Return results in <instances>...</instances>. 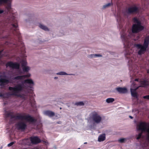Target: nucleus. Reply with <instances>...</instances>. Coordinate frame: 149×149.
<instances>
[{
	"label": "nucleus",
	"instance_id": "nucleus-40",
	"mask_svg": "<svg viewBox=\"0 0 149 149\" xmlns=\"http://www.w3.org/2000/svg\"><path fill=\"white\" fill-rule=\"evenodd\" d=\"M8 42H7L5 43L6 45H8Z\"/></svg>",
	"mask_w": 149,
	"mask_h": 149
},
{
	"label": "nucleus",
	"instance_id": "nucleus-27",
	"mask_svg": "<svg viewBox=\"0 0 149 149\" xmlns=\"http://www.w3.org/2000/svg\"><path fill=\"white\" fill-rule=\"evenodd\" d=\"M126 140L125 138H121L118 141L120 143H122L125 142Z\"/></svg>",
	"mask_w": 149,
	"mask_h": 149
},
{
	"label": "nucleus",
	"instance_id": "nucleus-12",
	"mask_svg": "<svg viewBox=\"0 0 149 149\" xmlns=\"http://www.w3.org/2000/svg\"><path fill=\"white\" fill-rule=\"evenodd\" d=\"M116 90L119 93L124 94L127 92V90L126 88L118 87L116 88Z\"/></svg>",
	"mask_w": 149,
	"mask_h": 149
},
{
	"label": "nucleus",
	"instance_id": "nucleus-5",
	"mask_svg": "<svg viewBox=\"0 0 149 149\" xmlns=\"http://www.w3.org/2000/svg\"><path fill=\"white\" fill-rule=\"evenodd\" d=\"M136 128L138 130L141 132L136 135L137 140H139L142 137V133L144 132L146 133L147 138L149 140V124L145 122H139L136 124Z\"/></svg>",
	"mask_w": 149,
	"mask_h": 149
},
{
	"label": "nucleus",
	"instance_id": "nucleus-9",
	"mask_svg": "<svg viewBox=\"0 0 149 149\" xmlns=\"http://www.w3.org/2000/svg\"><path fill=\"white\" fill-rule=\"evenodd\" d=\"M26 123L23 121H19L17 124V127L18 130H24L26 127Z\"/></svg>",
	"mask_w": 149,
	"mask_h": 149
},
{
	"label": "nucleus",
	"instance_id": "nucleus-32",
	"mask_svg": "<svg viewBox=\"0 0 149 149\" xmlns=\"http://www.w3.org/2000/svg\"><path fill=\"white\" fill-rule=\"evenodd\" d=\"M143 98L144 99L149 100V95L144 96L143 97Z\"/></svg>",
	"mask_w": 149,
	"mask_h": 149
},
{
	"label": "nucleus",
	"instance_id": "nucleus-21",
	"mask_svg": "<svg viewBox=\"0 0 149 149\" xmlns=\"http://www.w3.org/2000/svg\"><path fill=\"white\" fill-rule=\"evenodd\" d=\"M22 70L24 72H28L29 70V67L27 66H24L23 67Z\"/></svg>",
	"mask_w": 149,
	"mask_h": 149
},
{
	"label": "nucleus",
	"instance_id": "nucleus-22",
	"mask_svg": "<svg viewBox=\"0 0 149 149\" xmlns=\"http://www.w3.org/2000/svg\"><path fill=\"white\" fill-rule=\"evenodd\" d=\"M75 105L77 106H83L84 105V104L82 101L79 102H76L75 103Z\"/></svg>",
	"mask_w": 149,
	"mask_h": 149
},
{
	"label": "nucleus",
	"instance_id": "nucleus-1",
	"mask_svg": "<svg viewBox=\"0 0 149 149\" xmlns=\"http://www.w3.org/2000/svg\"><path fill=\"white\" fill-rule=\"evenodd\" d=\"M31 74L29 73L26 75H18L13 77L10 79L6 78V76L0 74V86L1 88H5L6 86L9 83L17 84L14 86H9L8 88L9 92L7 93V95L9 96H14L20 97L21 93L27 95L29 92L30 88L33 86L34 82L31 79L24 80L26 77H29Z\"/></svg>",
	"mask_w": 149,
	"mask_h": 149
},
{
	"label": "nucleus",
	"instance_id": "nucleus-15",
	"mask_svg": "<svg viewBox=\"0 0 149 149\" xmlns=\"http://www.w3.org/2000/svg\"><path fill=\"white\" fill-rule=\"evenodd\" d=\"M106 139V134L104 133L100 135L98 138V141L99 142L103 141Z\"/></svg>",
	"mask_w": 149,
	"mask_h": 149
},
{
	"label": "nucleus",
	"instance_id": "nucleus-18",
	"mask_svg": "<svg viewBox=\"0 0 149 149\" xmlns=\"http://www.w3.org/2000/svg\"><path fill=\"white\" fill-rule=\"evenodd\" d=\"M57 75H74V74H68L66 72H60L57 73H56Z\"/></svg>",
	"mask_w": 149,
	"mask_h": 149
},
{
	"label": "nucleus",
	"instance_id": "nucleus-43",
	"mask_svg": "<svg viewBox=\"0 0 149 149\" xmlns=\"http://www.w3.org/2000/svg\"><path fill=\"white\" fill-rule=\"evenodd\" d=\"M86 143H87V142H85V143H84V144H86Z\"/></svg>",
	"mask_w": 149,
	"mask_h": 149
},
{
	"label": "nucleus",
	"instance_id": "nucleus-47",
	"mask_svg": "<svg viewBox=\"0 0 149 149\" xmlns=\"http://www.w3.org/2000/svg\"><path fill=\"white\" fill-rule=\"evenodd\" d=\"M77 149H80V148H78Z\"/></svg>",
	"mask_w": 149,
	"mask_h": 149
},
{
	"label": "nucleus",
	"instance_id": "nucleus-45",
	"mask_svg": "<svg viewBox=\"0 0 149 149\" xmlns=\"http://www.w3.org/2000/svg\"><path fill=\"white\" fill-rule=\"evenodd\" d=\"M2 148V147H1V148H0V149H1Z\"/></svg>",
	"mask_w": 149,
	"mask_h": 149
},
{
	"label": "nucleus",
	"instance_id": "nucleus-29",
	"mask_svg": "<svg viewBox=\"0 0 149 149\" xmlns=\"http://www.w3.org/2000/svg\"><path fill=\"white\" fill-rule=\"evenodd\" d=\"M3 50L0 51V65L2 63V61L1 60V58L2 56V52Z\"/></svg>",
	"mask_w": 149,
	"mask_h": 149
},
{
	"label": "nucleus",
	"instance_id": "nucleus-23",
	"mask_svg": "<svg viewBox=\"0 0 149 149\" xmlns=\"http://www.w3.org/2000/svg\"><path fill=\"white\" fill-rule=\"evenodd\" d=\"M16 45V46L19 47V48H21L22 47H23L24 46V44H22V42L21 41L18 42Z\"/></svg>",
	"mask_w": 149,
	"mask_h": 149
},
{
	"label": "nucleus",
	"instance_id": "nucleus-26",
	"mask_svg": "<svg viewBox=\"0 0 149 149\" xmlns=\"http://www.w3.org/2000/svg\"><path fill=\"white\" fill-rule=\"evenodd\" d=\"M95 54H91L88 55V57L91 58H95Z\"/></svg>",
	"mask_w": 149,
	"mask_h": 149
},
{
	"label": "nucleus",
	"instance_id": "nucleus-44",
	"mask_svg": "<svg viewBox=\"0 0 149 149\" xmlns=\"http://www.w3.org/2000/svg\"><path fill=\"white\" fill-rule=\"evenodd\" d=\"M60 109H62V108H61V107H60Z\"/></svg>",
	"mask_w": 149,
	"mask_h": 149
},
{
	"label": "nucleus",
	"instance_id": "nucleus-17",
	"mask_svg": "<svg viewBox=\"0 0 149 149\" xmlns=\"http://www.w3.org/2000/svg\"><path fill=\"white\" fill-rule=\"evenodd\" d=\"M141 87H146L149 85V82L148 81L146 80H144L141 81Z\"/></svg>",
	"mask_w": 149,
	"mask_h": 149
},
{
	"label": "nucleus",
	"instance_id": "nucleus-36",
	"mask_svg": "<svg viewBox=\"0 0 149 149\" xmlns=\"http://www.w3.org/2000/svg\"><path fill=\"white\" fill-rule=\"evenodd\" d=\"M3 94L1 93H0V97H3Z\"/></svg>",
	"mask_w": 149,
	"mask_h": 149
},
{
	"label": "nucleus",
	"instance_id": "nucleus-10",
	"mask_svg": "<svg viewBox=\"0 0 149 149\" xmlns=\"http://www.w3.org/2000/svg\"><path fill=\"white\" fill-rule=\"evenodd\" d=\"M6 66L7 67L9 66L13 68L18 69L19 68L20 65L18 63H13L12 62H9L6 63Z\"/></svg>",
	"mask_w": 149,
	"mask_h": 149
},
{
	"label": "nucleus",
	"instance_id": "nucleus-3",
	"mask_svg": "<svg viewBox=\"0 0 149 149\" xmlns=\"http://www.w3.org/2000/svg\"><path fill=\"white\" fill-rule=\"evenodd\" d=\"M117 21L119 25V28L120 30L121 38L122 40L125 47H128L129 46V39L134 33H138L142 30L144 27L141 25V22L136 18L134 19V22L135 23L132 26V32H129L128 35L125 30L122 28L123 26L121 24V17L120 15L118 14L117 17Z\"/></svg>",
	"mask_w": 149,
	"mask_h": 149
},
{
	"label": "nucleus",
	"instance_id": "nucleus-38",
	"mask_svg": "<svg viewBox=\"0 0 149 149\" xmlns=\"http://www.w3.org/2000/svg\"><path fill=\"white\" fill-rule=\"evenodd\" d=\"M58 79V77H54V79Z\"/></svg>",
	"mask_w": 149,
	"mask_h": 149
},
{
	"label": "nucleus",
	"instance_id": "nucleus-35",
	"mask_svg": "<svg viewBox=\"0 0 149 149\" xmlns=\"http://www.w3.org/2000/svg\"><path fill=\"white\" fill-rule=\"evenodd\" d=\"M56 123L58 124H61V121H58L56 122Z\"/></svg>",
	"mask_w": 149,
	"mask_h": 149
},
{
	"label": "nucleus",
	"instance_id": "nucleus-24",
	"mask_svg": "<svg viewBox=\"0 0 149 149\" xmlns=\"http://www.w3.org/2000/svg\"><path fill=\"white\" fill-rule=\"evenodd\" d=\"M35 101L33 99H30V102L31 106L32 107H34L35 106Z\"/></svg>",
	"mask_w": 149,
	"mask_h": 149
},
{
	"label": "nucleus",
	"instance_id": "nucleus-16",
	"mask_svg": "<svg viewBox=\"0 0 149 149\" xmlns=\"http://www.w3.org/2000/svg\"><path fill=\"white\" fill-rule=\"evenodd\" d=\"M38 26L40 29L43 30L44 31H49V29L47 26L42 24L41 23H39Z\"/></svg>",
	"mask_w": 149,
	"mask_h": 149
},
{
	"label": "nucleus",
	"instance_id": "nucleus-11",
	"mask_svg": "<svg viewBox=\"0 0 149 149\" xmlns=\"http://www.w3.org/2000/svg\"><path fill=\"white\" fill-rule=\"evenodd\" d=\"M30 141L33 144H36L41 142V140L37 136H33L30 138Z\"/></svg>",
	"mask_w": 149,
	"mask_h": 149
},
{
	"label": "nucleus",
	"instance_id": "nucleus-30",
	"mask_svg": "<svg viewBox=\"0 0 149 149\" xmlns=\"http://www.w3.org/2000/svg\"><path fill=\"white\" fill-rule=\"evenodd\" d=\"M15 142H16L15 141H13L8 144L7 146L8 147H10L15 143Z\"/></svg>",
	"mask_w": 149,
	"mask_h": 149
},
{
	"label": "nucleus",
	"instance_id": "nucleus-2",
	"mask_svg": "<svg viewBox=\"0 0 149 149\" xmlns=\"http://www.w3.org/2000/svg\"><path fill=\"white\" fill-rule=\"evenodd\" d=\"M11 0H0V14L3 13L5 17L3 22L0 23L1 27L6 26L13 34L19 37L20 33L18 30L17 21L11 13Z\"/></svg>",
	"mask_w": 149,
	"mask_h": 149
},
{
	"label": "nucleus",
	"instance_id": "nucleus-46",
	"mask_svg": "<svg viewBox=\"0 0 149 149\" xmlns=\"http://www.w3.org/2000/svg\"><path fill=\"white\" fill-rule=\"evenodd\" d=\"M26 22H27V19H26Z\"/></svg>",
	"mask_w": 149,
	"mask_h": 149
},
{
	"label": "nucleus",
	"instance_id": "nucleus-13",
	"mask_svg": "<svg viewBox=\"0 0 149 149\" xmlns=\"http://www.w3.org/2000/svg\"><path fill=\"white\" fill-rule=\"evenodd\" d=\"M43 114L46 116L51 117L55 115V113L49 110H46L43 112Z\"/></svg>",
	"mask_w": 149,
	"mask_h": 149
},
{
	"label": "nucleus",
	"instance_id": "nucleus-33",
	"mask_svg": "<svg viewBox=\"0 0 149 149\" xmlns=\"http://www.w3.org/2000/svg\"><path fill=\"white\" fill-rule=\"evenodd\" d=\"M28 141L27 139H24L22 140V141H23V143L24 144H26V142Z\"/></svg>",
	"mask_w": 149,
	"mask_h": 149
},
{
	"label": "nucleus",
	"instance_id": "nucleus-20",
	"mask_svg": "<svg viewBox=\"0 0 149 149\" xmlns=\"http://www.w3.org/2000/svg\"><path fill=\"white\" fill-rule=\"evenodd\" d=\"M114 101V99L112 98H107L106 100V102L107 103H110L113 102Z\"/></svg>",
	"mask_w": 149,
	"mask_h": 149
},
{
	"label": "nucleus",
	"instance_id": "nucleus-31",
	"mask_svg": "<svg viewBox=\"0 0 149 149\" xmlns=\"http://www.w3.org/2000/svg\"><path fill=\"white\" fill-rule=\"evenodd\" d=\"M95 58L97 57H101L102 56V55L100 54H95Z\"/></svg>",
	"mask_w": 149,
	"mask_h": 149
},
{
	"label": "nucleus",
	"instance_id": "nucleus-42",
	"mask_svg": "<svg viewBox=\"0 0 149 149\" xmlns=\"http://www.w3.org/2000/svg\"><path fill=\"white\" fill-rule=\"evenodd\" d=\"M2 45L0 44V48L2 47Z\"/></svg>",
	"mask_w": 149,
	"mask_h": 149
},
{
	"label": "nucleus",
	"instance_id": "nucleus-8",
	"mask_svg": "<svg viewBox=\"0 0 149 149\" xmlns=\"http://www.w3.org/2000/svg\"><path fill=\"white\" fill-rule=\"evenodd\" d=\"M139 9L136 6H132L129 7L126 10L127 13L129 14L134 13H137L138 12Z\"/></svg>",
	"mask_w": 149,
	"mask_h": 149
},
{
	"label": "nucleus",
	"instance_id": "nucleus-25",
	"mask_svg": "<svg viewBox=\"0 0 149 149\" xmlns=\"http://www.w3.org/2000/svg\"><path fill=\"white\" fill-rule=\"evenodd\" d=\"M111 5V3H109L107 4H106L103 6L102 8L103 9H105L107 8Z\"/></svg>",
	"mask_w": 149,
	"mask_h": 149
},
{
	"label": "nucleus",
	"instance_id": "nucleus-6",
	"mask_svg": "<svg viewBox=\"0 0 149 149\" xmlns=\"http://www.w3.org/2000/svg\"><path fill=\"white\" fill-rule=\"evenodd\" d=\"M91 118L93 121L92 124L90 125V127L91 128H95L96 125L100 123L102 120L101 116L96 112L92 113Z\"/></svg>",
	"mask_w": 149,
	"mask_h": 149
},
{
	"label": "nucleus",
	"instance_id": "nucleus-41",
	"mask_svg": "<svg viewBox=\"0 0 149 149\" xmlns=\"http://www.w3.org/2000/svg\"><path fill=\"white\" fill-rule=\"evenodd\" d=\"M147 72L148 73H149V69L147 70Z\"/></svg>",
	"mask_w": 149,
	"mask_h": 149
},
{
	"label": "nucleus",
	"instance_id": "nucleus-4",
	"mask_svg": "<svg viewBox=\"0 0 149 149\" xmlns=\"http://www.w3.org/2000/svg\"><path fill=\"white\" fill-rule=\"evenodd\" d=\"M5 116L7 118L10 117V121L14 123L15 121L19 120H25L31 123H35L36 120L29 115H23L18 113L14 114L12 112H7L6 113Z\"/></svg>",
	"mask_w": 149,
	"mask_h": 149
},
{
	"label": "nucleus",
	"instance_id": "nucleus-48",
	"mask_svg": "<svg viewBox=\"0 0 149 149\" xmlns=\"http://www.w3.org/2000/svg\"><path fill=\"white\" fill-rule=\"evenodd\" d=\"M1 34V32H0V34Z\"/></svg>",
	"mask_w": 149,
	"mask_h": 149
},
{
	"label": "nucleus",
	"instance_id": "nucleus-34",
	"mask_svg": "<svg viewBox=\"0 0 149 149\" xmlns=\"http://www.w3.org/2000/svg\"><path fill=\"white\" fill-rule=\"evenodd\" d=\"M145 39L147 40V41H148V42H149V35L146 37Z\"/></svg>",
	"mask_w": 149,
	"mask_h": 149
},
{
	"label": "nucleus",
	"instance_id": "nucleus-37",
	"mask_svg": "<svg viewBox=\"0 0 149 149\" xmlns=\"http://www.w3.org/2000/svg\"><path fill=\"white\" fill-rule=\"evenodd\" d=\"M129 117L130 118H131V119H133V117L132 116H129Z\"/></svg>",
	"mask_w": 149,
	"mask_h": 149
},
{
	"label": "nucleus",
	"instance_id": "nucleus-14",
	"mask_svg": "<svg viewBox=\"0 0 149 149\" xmlns=\"http://www.w3.org/2000/svg\"><path fill=\"white\" fill-rule=\"evenodd\" d=\"M138 88H137L136 89L132 88L130 89V91L132 96L134 97L137 98L138 96L137 93L136 92V91Z\"/></svg>",
	"mask_w": 149,
	"mask_h": 149
},
{
	"label": "nucleus",
	"instance_id": "nucleus-39",
	"mask_svg": "<svg viewBox=\"0 0 149 149\" xmlns=\"http://www.w3.org/2000/svg\"><path fill=\"white\" fill-rule=\"evenodd\" d=\"M134 81H138L139 79H135Z\"/></svg>",
	"mask_w": 149,
	"mask_h": 149
},
{
	"label": "nucleus",
	"instance_id": "nucleus-7",
	"mask_svg": "<svg viewBox=\"0 0 149 149\" xmlns=\"http://www.w3.org/2000/svg\"><path fill=\"white\" fill-rule=\"evenodd\" d=\"M149 42L147 40H144L143 45L140 44H137L135 45V46L140 50L138 51V54L141 55L144 53L146 51L147 48L149 45Z\"/></svg>",
	"mask_w": 149,
	"mask_h": 149
},
{
	"label": "nucleus",
	"instance_id": "nucleus-28",
	"mask_svg": "<svg viewBox=\"0 0 149 149\" xmlns=\"http://www.w3.org/2000/svg\"><path fill=\"white\" fill-rule=\"evenodd\" d=\"M27 65V62L26 61L23 60L22 61V65L23 67H24V66H26Z\"/></svg>",
	"mask_w": 149,
	"mask_h": 149
},
{
	"label": "nucleus",
	"instance_id": "nucleus-19",
	"mask_svg": "<svg viewBox=\"0 0 149 149\" xmlns=\"http://www.w3.org/2000/svg\"><path fill=\"white\" fill-rule=\"evenodd\" d=\"M131 54V52L129 51H126L125 53V57L128 59H130V57L129 56V55H130Z\"/></svg>",
	"mask_w": 149,
	"mask_h": 149
}]
</instances>
